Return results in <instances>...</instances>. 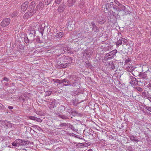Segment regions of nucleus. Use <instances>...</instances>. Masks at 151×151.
I'll list each match as a JSON object with an SVG mask.
<instances>
[{
	"mask_svg": "<svg viewBox=\"0 0 151 151\" xmlns=\"http://www.w3.org/2000/svg\"><path fill=\"white\" fill-rule=\"evenodd\" d=\"M10 19L9 18L4 19L1 22L0 25L1 27H5L7 26L10 22Z\"/></svg>",
	"mask_w": 151,
	"mask_h": 151,
	"instance_id": "obj_5",
	"label": "nucleus"
},
{
	"mask_svg": "<svg viewBox=\"0 0 151 151\" xmlns=\"http://www.w3.org/2000/svg\"><path fill=\"white\" fill-rule=\"evenodd\" d=\"M72 104L74 106H76L77 105V101L76 99L73 100L72 101Z\"/></svg>",
	"mask_w": 151,
	"mask_h": 151,
	"instance_id": "obj_49",
	"label": "nucleus"
},
{
	"mask_svg": "<svg viewBox=\"0 0 151 151\" xmlns=\"http://www.w3.org/2000/svg\"><path fill=\"white\" fill-rule=\"evenodd\" d=\"M84 40L81 37H78L76 38L74 40V42L75 44H78L79 45H80L84 43Z\"/></svg>",
	"mask_w": 151,
	"mask_h": 151,
	"instance_id": "obj_12",
	"label": "nucleus"
},
{
	"mask_svg": "<svg viewBox=\"0 0 151 151\" xmlns=\"http://www.w3.org/2000/svg\"><path fill=\"white\" fill-rule=\"evenodd\" d=\"M111 11L112 14L116 15H118L119 14L118 12H120L119 9H117V10H112Z\"/></svg>",
	"mask_w": 151,
	"mask_h": 151,
	"instance_id": "obj_36",
	"label": "nucleus"
},
{
	"mask_svg": "<svg viewBox=\"0 0 151 151\" xmlns=\"http://www.w3.org/2000/svg\"><path fill=\"white\" fill-rule=\"evenodd\" d=\"M55 56L56 58H59V59L57 60V63H61L62 61L63 62H65V58H66V56L63 55H59L56 54Z\"/></svg>",
	"mask_w": 151,
	"mask_h": 151,
	"instance_id": "obj_7",
	"label": "nucleus"
},
{
	"mask_svg": "<svg viewBox=\"0 0 151 151\" xmlns=\"http://www.w3.org/2000/svg\"><path fill=\"white\" fill-rule=\"evenodd\" d=\"M76 76L74 75H71L69 77L70 80L69 86H71L77 88H79V84L78 81L76 80Z\"/></svg>",
	"mask_w": 151,
	"mask_h": 151,
	"instance_id": "obj_1",
	"label": "nucleus"
},
{
	"mask_svg": "<svg viewBox=\"0 0 151 151\" xmlns=\"http://www.w3.org/2000/svg\"><path fill=\"white\" fill-rule=\"evenodd\" d=\"M17 14V12L16 11H14L13 12V13L11 14V16L12 17H14L16 16Z\"/></svg>",
	"mask_w": 151,
	"mask_h": 151,
	"instance_id": "obj_50",
	"label": "nucleus"
},
{
	"mask_svg": "<svg viewBox=\"0 0 151 151\" xmlns=\"http://www.w3.org/2000/svg\"><path fill=\"white\" fill-rule=\"evenodd\" d=\"M116 15L110 14L108 16V18L109 21L111 23H115L116 20V17L115 16Z\"/></svg>",
	"mask_w": 151,
	"mask_h": 151,
	"instance_id": "obj_9",
	"label": "nucleus"
},
{
	"mask_svg": "<svg viewBox=\"0 0 151 151\" xmlns=\"http://www.w3.org/2000/svg\"><path fill=\"white\" fill-rule=\"evenodd\" d=\"M123 43L122 39V38L118 40L116 43V45L117 47H118L119 46L121 45Z\"/></svg>",
	"mask_w": 151,
	"mask_h": 151,
	"instance_id": "obj_32",
	"label": "nucleus"
},
{
	"mask_svg": "<svg viewBox=\"0 0 151 151\" xmlns=\"http://www.w3.org/2000/svg\"><path fill=\"white\" fill-rule=\"evenodd\" d=\"M35 121L39 122H41L42 121L41 119L39 118H37L36 117Z\"/></svg>",
	"mask_w": 151,
	"mask_h": 151,
	"instance_id": "obj_59",
	"label": "nucleus"
},
{
	"mask_svg": "<svg viewBox=\"0 0 151 151\" xmlns=\"http://www.w3.org/2000/svg\"><path fill=\"white\" fill-rule=\"evenodd\" d=\"M64 35V33L63 32H59L56 34L55 35L56 38L58 39H60Z\"/></svg>",
	"mask_w": 151,
	"mask_h": 151,
	"instance_id": "obj_25",
	"label": "nucleus"
},
{
	"mask_svg": "<svg viewBox=\"0 0 151 151\" xmlns=\"http://www.w3.org/2000/svg\"><path fill=\"white\" fill-rule=\"evenodd\" d=\"M131 59L130 58H128L125 60L124 63L126 64L129 62H131Z\"/></svg>",
	"mask_w": 151,
	"mask_h": 151,
	"instance_id": "obj_52",
	"label": "nucleus"
},
{
	"mask_svg": "<svg viewBox=\"0 0 151 151\" xmlns=\"http://www.w3.org/2000/svg\"><path fill=\"white\" fill-rule=\"evenodd\" d=\"M36 117L34 116H30L29 117V118L30 119L32 120H34L35 121Z\"/></svg>",
	"mask_w": 151,
	"mask_h": 151,
	"instance_id": "obj_61",
	"label": "nucleus"
},
{
	"mask_svg": "<svg viewBox=\"0 0 151 151\" xmlns=\"http://www.w3.org/2000/svg\"><path fill=\"white\" fill-rule=\"evenodd\" d=\"M36 42L38 43H41L42 42V41L40 40L39 38H37L36 39Z\"/></svg>",
	"mask_w": 151,
	"mask_h": 151,
	"instance_id": "obj_60",
	"label": "nucleus"
},
{
	"mask_svg": "<svg viewBox=\"0 0 151 151\" xmlns=\"http://www.w3.org/2000/svg\"><path fill=\"white\" fill-rule=\"evenodd\" d=\"M131 81H130V83L132 85H136L138 84V81L133 76H130Z\"/></svg>",
	"mask_w": 151,
	"mask_h": 151,
	"instance_id": "obj_13",
	"label": "nucleus"
},
{
	"mask_svg": "<svg viewBox=\"0 0 151 151\" xmlns=\"http://www.w3.org/2000/svg\"><path fill=\"white\" fill-rule=\"evenodd\" d=\"M62 0H55V2L57 4H60L62 1Z\"/></svg>",
	"mask_w": 151,
	"mask_h": 151,
	"instance_id": "obj_57",
	"label": "nucleus"
},
{
	"mask_svg": "<svg viewBox=\"0 0 151 151\" xmlns=\"http://www.w3.org/2000/svg\"><path fill=\"white\" fill-rule=\"evenodd\" d=\"M52 93V91H49L47 92L46 95L47 96H49L51 95Z\"/></svg>",
	"mask_w": 151,
	"mask_h": 151,
	"instance_id": "obj_63",
	"label": "nucleus"
},
{
	"mask_svg": "<svg viewBox=\"0 0 151 151\" xmlns=\"http://www.w3.org/2000/svg\"><path fill=\"white\" fill-rule=\"evenodd\" d=\"M35 36V35L33 34L29 33L27 36L29 37V39H30L31 41L33 42L34 40V38Z\"/></svg>",
	"mask_w": 151,
	"mask_h": 151,
	"instance_id": "obj_31",
	"label": "nucleus"
},
{
	"mask_svg": "<svg viewBox=\"0 0 151 151\" xmlns=\"http://www.w3.org/2000/svg\"><path fill=\"white\" fill-rule=\"evenodd\" d=\"M138 76L140 78L142 79H147L146 72L140 73L138 75Z\"/></svg>",
	"mask_w": 151,
	"mask_h": 151,
	"instance_id": "obj_24",
	"label": "nucleus"
},
{
	"mask_svg": "<svg viewBox=\"0 0 151 151\" xmlns=\"http://www.w3.org/2000/svg\"><path fill=\"white\" fill-rule=\"evenodd\" d=\"M108 64L107 65L110 67V68L112 70H114L115 68V66L112 62H107Z\"/></svg>",
	"mask_w": 151,
	"mask_h": 151,
	"instance_id": "obj_29",
	"label": "nucleus"
},
{
	"mask_svg": "<svg viewBox=\"0 0 151 151\" xmlns=\"http://www.w3.org/2000/svg\"><path fill=\"white\" fill-rule=\"evenodd\" d=\"M72 60V58L71 57H69L68 56H66V58H65V61L66 60L68 61L69 60Z\"/></svg>",
	"mask_w": 151,
	"mask_h": 151,
	"instance_id": "obj_54",
	"label": "nucleus"
},
{
	"mask_svg": "<svg viewBox=\"0 0 151 151\" xmlns=\"http://www.w3.org/2000/svg\"><path fill=\"white\" fill-rule=\"evenodd\" d=\"M66 7V6L63 4H60L57 9L58 12L60 13L63 12L64 11Z\"/></svg>",
	"mask_w": 151,
	"mask_h": 151,
	"instance_id": "obj_11",
	"label": "nucleus"
},
{
	"mask_svg": "<svg viewBox=\"0 0 151 151\" xmlns=\"http://www.w3.org/2000/svg\"><path fill=\"white\" fill-rule=\"evenodd\" d=\"M142 95L143 97L147 98L149 94L148 92H146L144 91L142 92Z\"/></svg>",
	"mask_w": 151,
	"mask_h": 151,
	"instance_id": "obj_34",
	"label": "nucleus"
},
{
	"mask_svg": "<svg viewBox=\"0 0 151 151\" xmlns=\"http://www.w3.org/2000/svg\"><path fill=\"white\" fill-rule=\"evenodd\" d=\"M136 89L139 92L142 91H143V89H142V88L141 87H137L136 88Z\"/></svg>",
	"mask_w": 151,
	"mask_h": 151,
	"instance_id": "obj_56",
	"label": "nucleus"
},
{
	"mask_svg": "<svg viewBox=\"0 0 151 151\" xmlns=\"http://www.w3.org/2000/svg\"><path fill=\"white\" fill-rule=\"evenodd\" d=\"M106 21V18L102 17L100 15L98 18L97 22L98 23L100 24H104Z\"/></svg>",
	"mask_w": 151,
	"mask_h": 151,
	"instance_id": "obj_8",
	"label": "nucleus"
},
{
	"mask_svg": "<svg viewBox=\"0 0 151 151\" xmlns=\"http://www.w3.org/2000/svg\"><path fill=\"white\" fill-rule=\"evenodd\" d=\"M86 63V67L87 68H89L91 69H92L93 68V67L88 61L85 62Z\"/></svg>",
	"mask_w": 151,
	"mask_h": 151,
	"instance_id": "obj_28",
	"label": "nucleus"
},
{
	"mask_svg": "<svg viewBox=\"0 0 151 151\" xmlns=\"http://www.w3.org/2000/svg\"><path fill=\"white\" fill-rule=\"evenodd\" d=\"M127 149L129 151H134V148L130 146H128L127 147Z\"/></svg>",
	"mask_w": 151,
	"mask_h": 151,
	"instance_id": "obj_47",
	"label": "nucleus"
},
{
	"mask_svg": "<svg viewBox=\"0 0 151 151\" xmlns=\"http://www.w3.org/2000/svg\"><path fill=\"white\" fill-rule=\"evenodd\" d=\"M90 26V25L89 22H86L84 23V28L86 29H88Z\"/></svg>",
	"mask_w": 151,
	"mask_h": 151,
	"instance_id": "obj_39",
	"label": "nucleus"
},
{
	"mask_svg": "<svg viewBox=\"0 0 151 151\" xmlns=\"http://www.w3.org/2000/svg\"><path fill=\"white\" fill-rule=\"evenodd\" d=\"M29 5V3L28 2L25 1L21 5V12L25 11Z\"/></svg>",
	"mask_w": 151,
	"mask_h": 151,
	"instance_id": "obj_10",
	"label": "nucleus"
},
{
	"mask_svg": "<svg viewBox=\"0 0 151 151\" xmlns=\"http://www.w3.org/2000/svg\"><path fill=\"white\" fill-rule=\"evenodd\" d=\"M70 81L69 79L68 80L66 78H65L61 80V84L63 83V86H69Z\"/></svg>",
	"mask_w": 151,
	"mask_h": 151,
	"instance_id": "obj_17",
	"label": "nucleus"
},
{
	"mask_svg": "<svg viewBox=\"0 0 151 151\" xmlns=\"http://www.w3.org/2000/svg\"><path fill=\"white\" fill-rule=\"evenodd\" d=\"M17 140L18 145V146H22V139H17Z\"/></svg>",
	"mask_w": 151,
	"mask_h": 151,
	"instance_id": "obj_45",
	"label": "nucleus"
},
{
	"mask_svg": "<svg viewBox=\"0 0 151 151\" xmlns=\"http://www.w3.org/2000/svg\"><path fill=\"white\" fill-rule=\"evenodd\" d=\"M84 52L86 53L87 55H88L89 56H91L93 54V51L89 49H88L85 50Z\"/></svg>",
	"mask_w": 151,
	"mask_h": 151,
	"instance_id": "obj_19",
	"label": "nucleus"
},
{
	"mask_svg": "<svg viewBox=\"0 0 151 151\" xmlns=\"http://www.w3.org/2000/svg\"><path fill=\"white\" fill-rule=\"evenodd\" d=\"M123 43L124 45H127V44H128V40L124 38H122Z\"/></svg>",
	"mask_w": 151,
	"mask_h": 151,
	"instance_id": "obj_43",
	"label": "nucleus"
},
{
	"mask_svg": "<svg viewBox=\"0 0 151 151\" xmlns=\"http://www.w3.org/2000/svg\"><path fill=\"white\" fill-rule=\"evenodd\" d=\"M71 114L74 116L81 117L83 116V114L82 113L76 111H72L71 113Z\"/></svg>",
	"mask_w": 151,
	"mask_h": 151,
	"instance_id": "obj_16",
	"label": "nucleus"
},
{
	"mask_svg": "<svg viewBox=\"0 0 151 151\" xmlns=\"http://www.w3.org/2000/svg\"><path fill=\"white\" fill-rule=\"evenodd\" d=\"M114 4L112 2L110 3H107L106 4L104 9V11L105 13H106L109 12L111 9H112V7Z\"/></svg>",
	"mask_w": 151,
	"mask_h": 151,
	"instance_id": "obj_4",
	"label": "nucleus"
},
{
	"mask_svg": "<svg viewBox=\"0 0 151 151\" xmlns=\"http://www.w3.org/2000/svg\"><path fill=\"white\" fill-rule=\"evenodd\" d=\"M6 109V107L4 106L3 105L0 103V110H5Z\"/></svg>",
	"mask_w": 151,
	"mask_h": 151,
	"instance_id": "obj_46",
	"label": "nucleus"
},
{
	"mask_svg": "<svg viewBox=\"0 0 151 151\" xmlns=\"http://www.w3.org/2000/svg\"><path fill=\"white\" fill-rule=\"evenodd\" d=\"M22 146H25L27 145H28L29 143V142L27 140H25L24 139H22Z\"/></svg>",
	"mask_w": 151,
	"mask_h": 151,
	"instance_id": "obj_35",
	"label": "nucleus"
},
{
	"mask_svg": "<svg viewBox=\"0 0 151 151\" xmlns=\"http://www.w3.org/2000/svg\"><path fill=\"white\" fill-rule=\"evenodd\" d=\"M146 73L147 78H151V72L149 71H147Z\"/></svg>",
	"mask_w": 151,
	"mask_h": 151,
	"instance_id": "obj_38",
	"label": "nucleus"
},
{
	"mask_svg": "<svg viewBox=\"0 0 151 151\" xmlns=\"http://www.w3.org/2000/svg\"><path fill=\"white\" fill-rule=\"evenodd\" d=\"M63 49V47H61L59 49H56L55 50V52H58V54L61 55L62 54H64Z\"/></svg>",
	"mask_w": 151,
	"mask_h": 151,
	"instance_id": "obj_27",
	"label": "nucleus"
},
{
	"mask_svg": "<svg viewBox=\"0 0 151 151\" xmlns=\"http://www.w3.org/2000/svg\"><path fill=\"white\" fill-rule=\"evenodd\" d=\"M12 145L14 147H18L17 139L12 143Z\"/></svg>",
	"mask_w": 151,
	"mask_h": 151,
	"instance_id": "obj_48",
	"label": "nucleus"
},
{
	"mask_svg": "<svg viewBox=\"0 0 151 151\" xmlns=\"http://www.w3.org/2000/svg\"><path fill=\"white\" fill-rule=\"evenodd\" d=\"M117 9H119L118 8V6L114 4L112 7V9H111V10H115V9L117 10Z\"/></svg>",
	"mask_w": 151,
	"mask_h": 151,
	"instance_id": "obj_55",
	"label": "nucleus"
},
{
	"mask_svg": "<svg viewBox=\"0 0 151 151\" xmlns=\"http://www.w3.org/2000/svg\"><path fill=\"white\" fill-rule=\"evenodd\" d=\"M138 82H140L142 84H145V82L144 80L142 78L141 79H140L139 81H138Z\"/></svg>",
	"mask_w": 151,
	"mask_h": 151,
	"instance_id": "obj_58",
	"label": "nucleus"
},
{
	"mask_svg": "<svg viewBox=\"0 0 151 151\" xmlns=\"http://www.w3.org/2000/svg\"><path fill=\"white\" fill-rule=\"evenodd\" d=\"M43 4L41 2H40L38 4L37 6V9H40L42 8L43 7Z\"/></svg>",
	"mask_w": 151,
	"mask_h": 151,
	"instance_id": "obj_40",
	"label": "nucleus"
},
{
	"mask_svg": "<svg viewBox=\"0 0 151 151\" xmlns=\"http://www.w3.org/2000/svg\"><path fill=\"white\" fill-rule=\"evenodd\" d=\"M130 139L133 141H135V142H137L139 140L137 139V138L135 137L134 136L131 135L129 136Z\"/></svg>",
	"mask_w": 151,
	"mask_h": 151,
	"instance_id": "obj_30",
	"label": "nucleus"
},
{
	"mask_svg": "<svg viewBox=\"0 0 151 151\" xmlns=\"http://www.w3.org/2000/svg\"><path fill=\"white\" fill-rule=\"evenodd\" d=\"M6 123H7V121L6 120H0V126L1 127L4 126Z\"/></svg>",
	"mask_w": 151,
	"mask_h": 151,
	"instance_id": "obj_41",
	"label": "nucleus"
},
{
	"mask_svg": "<svg viewBox=\"0 0 151 151\" xmlns=\"http://www.w3.org/2000/svg\"><path fill=\"white\" fill-rule=\"evenodd\" d=\"M24 41L26 44L32 43V41L30 40V39H29V37L27 35H25L24 37Z\"/></svg>",
	"mask_w": 151,
	"mask_h": 151,
	"instance_id": "obj_22",
	"label": "nucleus"
},
{
	"mask_svg": "<svg viewBox=\"0 0 151 151\" xmlns=\"http://www.w3.org/2000/svg\"><path fill=\"white\" fill-rule=\"evenodd\" d=\"M29 30L30 31L29 33L32 34L33 35H35L36 34L35 31L32 27H30L29 28Z\"/></svg>",
	"mask_w": 151,
	"mask_h": 151,
	"instance_id": "obj_37",
	"label": "nucleus"
},
{
	"mask_svg": "<svg viewBox=\"0 0 151 151\" xmlns=\"http://www.w3.org/2000/svg\"><path fill=\"white\" fill-rule=\"evenodd\" d=\"M107 53L104 56V58L105 60L107 61L108 60L111 59L110 58V56Z\"/></svg>",
	"mask_w": 151,
	"mask_h": 151,
	"instance_id": "obj_51",
	"label": "nucleus"
},
{
	"mask_svg": "<svg viewBox=\"0 0 151 151\" xmlns=\"http://www.w3.org/2000/svg\"><path fill=\"white\" fill-rule=\"evenodd\" d=\"M58 117L62 119L65 120L69 119V118L65 115L59 114L58 115Z\"/></svg>",
	"mask_w": 151,
	"mask_h": 151,
	"instance_id": "obj_33",
	"label": "nucleus"
},
{
	"mask_svg": "<svg viewBox=\"0 0 151 151\" xmlns=\"http://www.w3.org/2000/svg\"><path fill=\"white\" fill-rule=\"evenodd\" d=\"M115 3L118 6V8L119 10V11H123L125 12L126 14L129 13V11L127 10V9L126 8L125 6L123 4H121L120 2L117 1H115Z\"/></svg>",
	"mask_w": 151,
	"mask_h": 151,
	"instance_id": "obj_3",
	"label": "nucleus"
},
{
	"mask_svg": "<svg viewBox=\"0 0 151 151\" xmlns=\"http://www.w3.org/2000/svg\"><path fill=\"white\" fill-rule=\"evenodd\" d=\"M54 125L57 129H61L63 127H66L67 124L66 123H60L59 125H57L55 123Z\"/></svg>",
	"mask_w": 151,
	"mask_h": 151,
	"instance_id": "obj_18",
	"label": "nucleus"
},
{
	"mask_svg": "<svg viewBox=\"0 0 151 151\" xmlns=\"http://www.w3.org/2000/svg\"><path fill=\"white\" fill-rule=\"evenodd\" d=\"M51 101H52L51 102L50 104V108L51 109L53 108L56 107V106L55 105L56 100L54 99H52Z\"/></svg>",
	"mask_w": 151,
	"mask_h": 151,
	"instance_id": "obj_21",
	"label": "nucleus"
},
{
	"mask_svg": "<svg viewBox=\"0 0 151 151\" xmlns=\"http://www.w3.org/2000/svg\"><path fill=\"white\" fill-rule=\"evenodd\" d=\"M71 22H69L66 25V26H67V27L68 28V29H69L71 30V28H72V27H71Z\"/></svg>",
	"mask_w": 151,
	"mask_h": 151,
	"instance_id": "obj_44",
	"label": "nucleus"
},
{
	"mask_svg": "<svg viewBox=\"0 0 151 151\" xmlns=\"http://www.w3.org/2000/svg\"><path fill=\"white\" fill-rule=\"evenodd\" d=\"M52 0H45V4L47 5L50 3Z\"/></svg>",
	"mask_w": 151,
	"mask_h": 151,
	"instance_id": "obj_53",
	"label": "nucleus"
},
{
	"mask_svg": "<svg viewBox=\"0 0 151 151\" xmlns=\"http://www.w3.org/2000/svg\"><path fill=\"white\" fill-rule=\"evenodd\" d=\"M92 28V30L94 31V33H96L99 32V29L98 27L96 26L95 23L93 22H91Z\"/></svg>",
	"mask_w": 151,
	"mask_h": 151,
	"instance_id": "obj_15",
	"label": "nucleus"
},
{
	"mask_svg": "<svg viewBox=\"0 0 151 151\" xmlns=\"http://www.w3.org/2000/svg\"><path fill=\"white\" fill-rule=\"evenodd\" d=\"M35 6V4L34 1L32 2L29 4V8H34Z\"/></svg>",
	"mask_w": 151,
	"mask_h": 151,
	"instance_id": "obj_42",
	"label": "nucleus"
},
{
	"mask_svg": "<svg viewBox=\"0 0 151 151\" xmlns=\"http://www.w3.org/2000/svg\"><path fill=\"white\" fill-rule=\"evenodd\" d=\"M52 99H46L45 100H44V101L45 102H48L49 101H52Z\"/></svg>",
	"mask_w": 151,
	"mask_h": 151,
	"instance_id": "obj_62",
	"label": "nucleus"
},
{
	"mask_svg": "<svg viewBox=\"0 0 151 151\" xmlns=\"http://www.w3.org/2000/svg\"><path fill=\"white\" fill-rule=\"evenodd\" d=\"M131 47L129 44H127V45L124 47V48L121 51V53L124 55L127 54L131 48Z\"/></svg>",
	"mask_w": 151,
	"mask_h": 151,
	"instance_id": "obj_6",
	"label": "nucleus"
},
{
	"mask_svg": "<svg viewBox=\"0 0 151 151\" xmlns=\"http://www.w3.org/2000/svg\"><path fill=\"white\" fill-rule=\"evenodd\" d=\"M117 52V50H114L108 53L110 56V58H112L115 55Z\"/></svg>",
	"mask_w": 151,
	"mask_h": 151,
	"instance_id": "obj_20",
	"label": "nucleus"
},
{
	"mask_svg": "<svg viewBox=\"0 0 151 151\" xmlns=\"http://www.w3.org/2000/svg\"><path fill=\"white\" fill-rule=\"evenodd\" d=\"M32 8H28V11L24 14L23 17L24 18L27 19L29 18L35 13L37 10L36 9Z\"/></svg>",
	"mask_w": 151,
	"mask_h": 151,
	"instance_id": "obj_2",
	"label": "nucleus"
},
{
	"mask_svg": "<svg viewBox=\"0 0 151 151\" xmlns=\"http://www.w3.org/2000/svg\"><path fill=\"white\" fill-rule=\"evenodd\" d=\"M63 51L64 52V53L66 52L68 54H73L74 53V52H73L70 47H63Z\"/></svg>",
	"mask_w": 151,
	"mask_h": 151,
	"instance_id": "obj_14",
	"label": "nucleus"
},
{
	"mask_svg": "<svg viewBox=\"0 0 151 151\" xmlns=\"http://www.w3.org/2000/svg\"><path fill=\"white\" fill-rule=\"evenodd\" d=\"M76 1V0H68L67 4L68 6L69 7L72 6Z\"/></svg>",
	"mask_w": 151,
	"mask_h": 151,
	"instance_id": "obj_26",
	"label": "nucleus"
},
{
	"mask_svg": "<svg viewBox=\"0 0 151 151\" xmlns=\"http://www.w3.org/2000/svg\"><path fill=\"white\" fill-rule=\"evenodd\" d=\"M70 65V64L69 63H66L65 64H61L58 66L60 67V68H64L68 67Z\"/></svg>",
	"mask_w": 151,
	"mask_h": 151,
	"instance_id": "obj_23",
	"label": "nucleus"
},
{
	"mask_svg": "<svg viewBox=\"0 0 151 151\" xmlns=\"http://www.w3.org/2000/svg\"><path fill=\"white\" fill-rule=\"evenodd\" d=\"M147 99H148L151 102V95H149Z\"/></svg>",
	"mask_w": 151,
	"mask_h": 151,
	"instance_id": "obj_64",
	"label": "nucleus"
}]
</instances>
